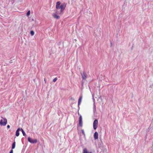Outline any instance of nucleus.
<instances>
[{
  "instance_id": "obj_1",
  "label": "nucleus",
  "mask_w": 153,
  "mask_h": 153,
  "mask_svg": "<svg viewBox=\"0 0 153 153\" xmlns=\"http://www.w3.org/2000/svg\"><path fill=\"white\" fill-rule=\"evenodd\" d=\"M60 4V1H57L56 3V8L57 9H60V12L59 14L61 15L63 14V12L66 7V4L65 3H63L61 5Z\"/></svg>"
},
{
  "instance_id": "obj_2",
  "label": "nucleus",
  "mask_w": 153,
  "mask_h": 153,
  "mask_svg": "<svg viewBox=\"0 0 153 153\" xmlns=\"http://www.w3.org/2000/svg\"><path fill=\"white\" fill-rule=\"evenodd\" d=\"M7 123V120L6 118H4L2 116H0V125L1 126H5Z\"/></svg>"
},
{
  "instance_id": "obj_3",
  "label": "nucleus",
  "mask_w": 153,
  "mask_h": 153,
  "mask_svg": "<svg viewBox=\"0 0 153 153\" xmlns=\"http://www.w3.org/2000/svg\"><path fill=\"white\" fill-rule=\"evenodd\" d=\"M98 121L97 120H95L93 123V128L95 130L96 129L97 127H98Z\"/></svg>"
},
{
  "instance_id": "obj_4",
  "label": "nucleus",
  "mask_w": 153,
  "mask_h": 153,
  "mask_svg": "<svg viewBox=\"0 0 153 153\" xmlns=\"http://www.w3.org/2000/svg\"><path fill=\"white\" fill-rule=\"evenodd\" d=\"M28 141L30 143H34L37 142V140L36 139H32L30 137L28 138Z\"/></svg>"
},
{
  "instance_id": "obj_5",
  "label": "nucleus",
  "mask_w": 153,
  "mask_h": 153,
  "mask_svg": "<svg viewBox=\"0 0 153 153\" xmlns=\"http://www.w3.org/2000/svg\"><path fill=\"white\" fill-rule=\"evenodd\" d=\"M82 78L83 80H85L87 77V75L85 72H83L81 74Z\"/></svg>"
},
{
  "instance_id": "obj_6",
  "label": "nucleus",
  "mask_w": 153,
  "mask_h": 153,
  "mask_svg": "<svg viewBox=\"0 0 153 153\" xmlns=\"http://www.w3.org/2000/svg\"><path fill=\"white\" fill-rule=\"evenodd\" d=\"M79 126L82 127V117L81 116H80L79 118Z\"/></svg>"
},
{
  "instance_id": "obj_7",
  "label": "nucleus",
  "mask_w": 153,
  "mask_h": 153,
  "mask_svg": "<svg viewBox=\"0 0 153 153\" xmlns=\"http://www.w3.org/2000/svg\"><path fill=\"white\" fill-rule=\"evenodd\" d=\"M98 133L96 131L94 134V137L95 140L97 139L98 138Z\"/></svg>"
},
{
  "instance_id": "obj_8",
  "label": "nucleus",
  "mask_w": 153,
  "mask_h": 153,
  "mask_svg": "<svg viewBox=\"0 0 153 153\" xmlns=\"http://www.w3.org/2000/svg\"><path fill=\"white\" fill-rule=\"evenodd\" d=\"M21 130V128H19L16 131V135L17 137H18L19 135V131Z\"/></svg>"
},
{
  "instance_id": "obj_9",
  "label": "nucleus",
  "mask_w": 153,
  "mask_h": 153,
  "mask_svg": "<svg viewBox=\"0 0 153 153\" xmlns=\"http://www.w3.org/2000/svg\"><path fill=\"white\" fill-rule=\"evenodd\" d=\"M53 16L54 18L57 19H59L60 18V17L59 16L57 15L56 13H53Z\"/></svg>"
},
{
  "instance_id": "obj_10",
  "label": "nucleus",
  "mask_w": 153,
  "mask_h": 153,
  "mask_svg": "<svg viewBox=\"0 0 153 153\" xmlns=\"http://www.w3.org/2000/svg\"><path fill=\"white\" fill-rule=\"evenodd\" d=\"M82 153H92L91 152H88L86 148H85L83 151Z\"/></svg>"
},
{
  "instance_id": "obj_11",
  "label": "nucleus",
  "mask_w": 153,
  "mask_h": 153,
  "mask_svg": "<svg viewBox=\"0 0 153 153\" xmlns=\"http://www.w3.org/2000/svg\"><path fill=\"white\" fill-rule=\"evenodd\" d=\"M82 96H81L79 97L78 101V104L79 105L81 102V101L82 100Z\"/></svg>"
},
{
  "instance_id": "obj_12",
  "label": "nucleus",
  "mask_w": 153,
  "mask_h": 153,
  "mask_svg": "<svg viewBox=\"0 0 153 153\" xmlns=\"http://www.w3.org/2000/svg\"><path fill=\"white\" fill-rule=\"evenodd\" d=\"M16 142H14L12 144V149H13L15 148V146Z\"/></svg>"
},
{
  "instance_id": "obj_13",
  "label": "nucleus",
  "mask_w": 153,
  "mask_h": 153,
  "mask_svg": "<svg viewBox=\"0 0 153 153\" xmlns=\"http://www.w3.org/2000/svg\"><path fill=\"white\" fill-rule=\"evenodd\" d=\"M21 131H22V133L23 135L24 136H25L26 135V134H25V133L24 132V131L23 130V129L22 128H21Z\"/></svg>"
},
{
  "instance_id": "obj_14",
  "label": "nucleus",
  "mask_w": 153,
  "mask_h": 153,
  "mask_svg": "<svg viewBox=\"0 0 153 153\" xmlns=\"http://www.w3.org/2000/svg\"><path fill=\"white\" fill-rule=\"evenodd\" d=\"M30 33L32 36H33L34 34V32L33 30H31L30 32Z\"/></svg>"
},
{
  "instance_id": "obj_15",
  "label": "nucleus",
  "mask_w": 153,
  "mask_h": 153,
  "mask_svg": "<svg viewBox=\"0 0 153 153\" xmlns=\"http://www.w3.org/2000/svg\"><path fill=\"white\" fill-rule=\"evenodd\" d=\"M30 10H29L27 13V16H28L30 15Z\"/></svg>"
},
{
  "instance_id": "obj_16",
  "label": "nucleus",
  "mask_w": 153,
  "mask_h": 153,
  "mask_svg": "<svg viewBox=\"0 0 153 153\" xmlns=\"http://www.w3.org/2000/svg\"><path fill=\"white\" fill-rule=\"evenodd\" d=\"M81 131H82V133L84 135H85V133L84 131V130L83 129H82L81 130Z\"/></svg>"
},
{
  "instance_id": "obj_17",
  "label": "nucleus",
  "mask_w": 153,
  "mask_h": 153,
  "mask_svg": "<svg viewBox=\"0 0 153 153\" xmlns=\"http://www.w3.org/2000/svg\"><path fill=\"white\" fill-rule=\"evenodd\" d=\"M57 78L56 77L53 79V81L54 82H55L57 80Z\"/></svg>"
},
{
  "instance_id": "obj_18",
  "label": "nucleus",
  "mask_w": 153,
  "mask_h": 153,
  "mask_svg": "<svg viewBox=\"0 0 153 153\" xmlns=\"http://www.w3.org/2000/svg\"><path fill=\"white\" fill-rule=\"evenodd\" d=\"M9 153H13V150L12 149L10 151Z\"/></svg>"
},
{
  "instance_id": "obj_19",
  "label": "nucleus",
  "mask_w": 153,
  "mask_h": 153,
  "mask_svg": "<svg viewBox=\"0 0 153 153\" xmlns=\"http://www.w3.org/2000/svg\"><path fill=\"white\" fill-rule=\"evenodd\" d=\"M7 127L8 128H10V126L9 125H8L7 126Z\"/></svg>"
},
{
  "instance_id": "obj_20",
  "label": "nucleus",
  "mask_w": 153,
  "mask_h": 153,
  "mask_svg": "<svg viewBox=\"0 0 153 153\" xmlns=\"http://www.w3.org/2000/svg\"><path fill=\"white\" fill-rule=\"evenodd\" d=\"M44 81L46 83V81L45 79H44Z\"/></svg>"
}]
</instances>
